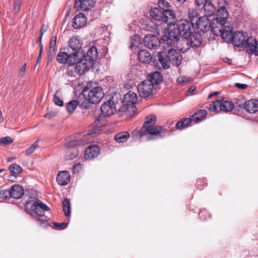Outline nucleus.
I'll return each mask as SVG.
<instances>
[{"instance_id":"nucleus-1","label":"nucleus","mask_w":258,"mask_h":258,"mask_svg":"<svg viewBox=\"0 0 258 258\" xmlns=\"http://www.w3.org/2000/svg\"><path fill=\"white\" fill-rule=\"evenodd\" d=\"M156 122V118L154 115L148 116L142 128L133 131V136L140 138L145 137L147 141L162 138L164 135L162 134V127L159 125L154 126Z\"/></svg>"},{"instance_id":"nucleus-2","label":"nucleus","mask_w":258,"mask_h":258,"mask_svg":"<svg viewBox=\"0 0 258 258\" xmlns=\"http://www.w3.org/2000/svg\"><path fill=\"white\" fill-rule=\"evenodd\" d=\"M85 99L84 101L79 102V106L84 109H89L91 104H97L104 96L102 89L95 83H88L82 91Z\"/></svg>"},{"instance_id":"nucleus-3","label":"nucleus","mask_w":258,"mask_h":258,"mask_svg":"<svg viewBox=\"0 0 258 258\" xmlns=\"http://www.w3.org/2000/svg\"><path fill=\"white\" fill-rule=\"evenodd\" d=\"M28 213L34 218L43 227L49 225L48 219L44 214V211H48L49 208L45 204L38 200L31 201L26 207Z\"/></svg>"},{"instance_id":"nucleus-4","label":"nucleus","mask_w":258,"mask_h":258,"mask_svg":"<svg viewBox=\"0 0 258 258\" xmlns=\"http://www.w3.org/2000/svg\"><path fill=\"white\" fill-rule=\"evenodd\" d=\"M161 81L160 73L156 72L149 75L146 80L138 85L137 89L140 96L146 98L152 95L154 86Z\"/></svg>"},{"instance_id":"nucleus-5","label":"nucleus","mask_w":258,"mask_h":258,"mask_svg":"<svg viewBox=\"0 0 258 258\" xmlns=\"http://www.w3.org/2000/svg\"><path fill=\"white\" fill-rule=\"evenodd\" d=\"M190 34V27L189 23L186 19H181L178 21L176 27L169 30L168 32L166 31L165 36L163 39L174 43L177 40H178V37L188 36Z\"/></svg>"},{"instance_id":"nucleus-6","label":"nucleus","mask_w":258,"mask_h":258,"mask_svg":"<svg viewBox=\"0 0 258 258\" xmlns=\"http://www.w3.org/2000/svg\"><path fill=\"white\" fill-rule=\"evenodd\" d=\"M99 131L96 127L93 129V131L90 133H87L82 135V138L79 140H74L69 142L66 145L67 151L66 152V157L67 159L71 160L76 158L78 155L79 152L75 148L76 146H83L91 140V135L94 133H98Z\"/></svg>"},{"instance_id":"nucleus-7","label":"nucleus","mask_w":258,"mask_h":258,"mask_svg":"<svg viewBox=\"0 0 258 258\" xmlns=\"http://www.w3.org/2000/svg\"><path fill=\"white\" fill-rule=\"evenodd\" d=\"M165 30H162V35L160 37V40L157 36L148 34L146 35L144 40V44L145 46L150 49H156L159 46L162 47L163 49L167 48L168 47L167 41L163 40V37L165 36Z\"/></svg>"},{"instance_id":"nucleus-8","label":"nucleus","mask_w":258,"mask_h":258,"mask_svg":"<svg viewBox=\"0 0 258 258\" xmlns=\"http://www.w3.org/2000/svg\"><path fill=\"white\" fill-rule=\"evenodd\" d=\"M234 105L231 101L219 99L213 101L210 104L209 109L211 111L218 112L219 110L227 112L232 111Z\"/></svg>"},{"instance_id":"nucleus-9","label":"nucleus","mask_w":258,"mask_h":258,"mask_svg":"<svg viewBox=\"0 0 258 258\" xmlns=\"http://www.w3.org/2000/svg\"><path fill=\"white\" fill-rule=\"evenodd\" d=\"M232 27L231 26H224L219 25L213 26L212 32L216 36H220L222 39L227 42L232 41L233 34Z\"/></svg>"},{"instance_id":"nucleus-10","label":"nucleus","mask_w":258,"mask_h":258,"mask_svg":"<svg viewBox=\"0 0 258 258\" xmlns=\"http://www.w3.org/2000/svg\"><path fill=\"white\" fill-rule=\"evenodd\" d=\"M137 101V94L131 91H128L124 95L122 100L123 105L126 107L125 110L130 111L131 110L134 113L137 110L135 104Z\"/></svg>"},{"instance_id":"nucleus-11","label":"nucleus","mask_w":258,"mask_h":258,"mask_svg":"<svg viewBox=\"0 0 258 258\" xmlns=\"http://www.w3.org/2000/svg\"><path fill=\"white\" fill-rule=\"evenodd\" d=\"M188 36L185 37H178V40L173 43L170 41H167L168 47L173 46V47H177V48L182 52H185L190 48L191 45L190 44L189 40L188 38Z\"/></svg>"},{"instance_id":"nucleus-12","label":"nucleus","mask_w":258,"mask_h":258,"mask_svg":"<svg viewBox=\"0 0 258 258\" xmlns=\"http://www.w3.org/2000/svg\"><path fill=\"white\" fill-rule=\"evenodd\" d=\"M229 14L224 6L220 7L217 10L216 18L213 20V26L224 25L227 21Z\"/></svg>"},{"instance_id":"nucleus-13","label":"nucleus","mask_w":258,"mask_h":258,"mask_svg":"<svg viewBox=\"0 0 258 258\" xmlns=\"http://www.w3.org/2000/svg\"><path fill=\"white\" fill-rule=\"evenodd\" d=\"M150 16L152 18L157 21H162L169 25H174L176 22H172V19H170V17L158 8H155L152 9L150 11Z\"/></svg>"},{"instance_id":"nucleus-14","label":"nucleus","mask_w":258,"mask_h":258,"mask_svg":"<svg viewBox=\"0 0 258 258\" xmlns=\"http://www.w3.org/2000/svg\"><path fill=\"white\" fill-rule=\"evenodd\" d=\"M69 46L71 50V54L75 56L78 60L82 56L81 51V43L77 37H73L70 41Z\"/></svg>"},{"instance_id":"nucleus-15","label":"nucleus","mask_w":258,"mask_h":258,"mask_svg":"<svg viewBox=\"0 0 258 258\" xmlns=\"http://www.w3.org/2000/svg\"><path fill=\"white\" fill-rule=\"evenodd\" d=\"M69 53L65 52H59L57 55V60L60 63H68L71 69L77 60L75 56L71 54L70 50L69 49Z\"/></svg>"},{"instance_id":"nucleus-16","label":"nucleus","mask_w":258,"mask_h":258,"mask_svg":"<svg viewBox=\"0 0 258 258\" xmlns=\"http://www.w3.org/2000/svg\"><path fill=\"white\" fill-rule=\"evenodd\" d=\"M164 49L167 50V57L170 63L175 66H178L181 63L182 56L180 53L176 51L173 46L167 48L166 47V49Z\"/></svg>"},{"instance_id":"nucleus-17","label":"nucleus","mask_w":258,"mask_h":258,"mask_svg":"<svg viewBox=\"0 0 258 258\" xmlns=\"http://www.w3.org/2000/svg\"><path fill=\"white\" fill-rule=\"evenodd\" d=\"M76 65L74 67L75 72L80 75H83L88 71L89 68L93 65V63L84 58L79 59L75 62Z\"/></svg>"},{"instance_id":"nucleus-18","label":"nucleus","mask_w":258,"mask_h":258,"mask_svg":"<svg viewBox=\"0 0 258 258\" xmlns=\"http://www.w3.org/2000/svg\"><path fill=\"white\" fill-rule=\"evenodd\" d=\"M213 21L210 23L206 16L201 17L197 24L193 27L202 32L205 33L209 30L212 31Z\"/></svg>"},{"instance_id":"nucleus-19","label":"nucleus","mask_w":258,"mask_h":258,"mask_svg":"<svg viewBox=\"0 0 258 258\" xmlns=\"http://www.w3.org/2000/svg\"><path fill=\"white\" fill-rule=\"evenodd\" d=\"M100 110L104 116H110L116 111L115 105L112 100L105 102L101 106Z\"/></svg>"},{"instance_id":"nucleus-20","label":"nucleus","mask_w":258,"mask_h":258,"mask_svg":"<svg viewBox=\"0 0 258 258\" xmlns=\"http://www.w3.org/2000/svg\"><path fill=\"white\" fill-rule=\"evenodd\" d=\"M158 3L159 7L163 10L164 14L169 16L170 19H172V22H176V17L169 3L166 0H159Z\"/></svg>"},{"instance_id":"nucleus-21","label":"nucleus","mask_w":258,"mask_h":258,"mask_svg":"<svg viewBox=\"0 0 258 258\" xmlns=\"http://www.w3.org/2000/svg\"><path fill=\"white\" fill-rule=\"evenodd\" d=\"M240 109L244 108L249 113H254L258 111V100L250 99L244 102V104H238Z\"/></svg>"},{"instance_id":"nucleus-22","label":"nucleus","mask_w":258,"mask_h":258,"mask_svg":"<svg viewBox=\"0 0 258 258\" xmlns=\"http://www.w3.org/2000/svg\"><path fill=\"white\" fill-rule=\"evenodd\" d=\"M245 48L248 53H254L258 56V41L254 37L250 36L247 38Z\"/></svg>"},{"instance_id":"nucleus-23","label":"nucleus","mask_w":258,"mask_h":258,"mask_svg":"<svg viewBox=\"0 0 258 258\" xmlns=\"http://www.w3.org/2000/svg\"><path fill=\"white\" fill-rule=\"evenodd\" d=\"M246 36L243 32L240 31L235 32L233 34L232 43L237 47H243L245 43Z\"/></svg>"},{"instance_id":"nucleus-24","label":"nucleus","mask_w":258,"mask_h":258,"mask_svg":"<svg viewBox=\"0 0 258 258\" xmlns=\"http://www.w3.org/2000/svg\"><path fill=\"white\" fill-rule=\"evenodd\" d=\"M87 18L82 13L77 14L73 19L72 26L75 29H78L84 27L87 24Z\"/></svg>"},{"instance_id":"nucleus-25","label":"nucleus","mask_w":258,"mask_h":258,"mask_svg":"<svg viewBox=\"0 0 258 258\" xmlns=\"http://www.w3.org/2000/svg\"><path fill=\"white\" fill-rule=\"evenodd\" d=\"M94 0H75V7L82 11L88 10L93 7Z\"/></svg>"},{"instance_id":"nucleus-26","label":"nucleus","mask_w":258,"mask_h":258,"mask_svg":"<svg viewBox=\"0 0 258 258\" xmlns=\"http://www.w3.org/2000/svg\"><path fill=\"white\" fill-rule=\"evenodd\" d=\"M190 44L191 47H199L202 43V37L199 32H193L188 35Z\"/></svg>"},{"instance_id":"nucleus-27","label":"nucleus","mask_w":258,"mask_h":258,"mask_svg":"<svg viewBox=\"0 0 258 258\" xmlns=\"http://www.w3.org/2000/svg\"><path fill=\"white\" fill-rule=\"evenodd\" d=\"M58 184L61 185H66L70 181V174L67 171H62L58 173L56 177Z\"/></svg>"},{"instance_id":"nucleus-28","label":"nucleus","mask_w":258,"mask_h":258,"mask_svg":"<svg viewBox=\"0 0 258 258\" xmlns=\"http://www.w3.org/2000/svg\"><path fill=\"white\" fill-rule=\"evenodd\" d=\"M10 197L14 199L21 198L24 195V189L19 185H14L9 189Z\"/></svg>"},{"instance_id":"nucleus-29","label":"nucleus","mask_w":258,"mask_h":258,"mask_svg":"<svg viewBox=\"0 0 258 258\" xmlns=\"http://www.w3.org/2000/svg\"><path fill=\"white\" fill-rule=\"evenodd\" d=\"M99 152V148L97 146H90L85 150L84 156L86 159H92L96 157Z\"/></svg>"},{"instance_id":"nucleus-30","label":"nucleus","mask_w":258,"mask_h":258,"mask_svg":"<svg viewBox=\"0 0 258 258\" xmlns=\"http://www.w3.org/2000/svg\"><path fill=\"white\" fill-rule=\"evenodd\" d=\"M139 60L144 63H149L152 59L151 53L145 49L140 50L138 52Z\"/></svg>"},{"instance_id":"nucleus-31","label":"nucleus","mask_w":258,"mask_h":258,"mask_svg":"<svg viewBox=\"0 0 258 258\" xmlns=\"http://www.w3.org/2000/svg\"><path fill=\"white\" fill-rule=\"evenodd\" d=\"M158 61L164 69H168L170 67V61L167 57V54L164 52L158 53Z\"/></svg>"},{"instance_id":"nucleus-32","label":"nucleus","mask_w":258,"mask_h":258,"mask_svg":"<svg viewBox=\"0 0 258 258\" xmlns=\"http://www.w3.org/2000/svg\"><path fill=\"white\" fill-rule=\"evenodd\" d=\"M188 15L190 23L194 27L201 19V17L199 16L197 11L193 9H188Z\"/></svg>"},{"instance_id":"nucleus-33","label":"nucleus","mask_w":258,"mask_h":258,"mask_svg":"<svg viewBox=\"0 0 258 258\" xmlns=\"http://www.w3.org/2000/svg\"><path fill=\"white\" fill-rule=\"evenodd\" d=\"M97 55V48L95 46H92L88 50L84 58L87 60H89L90 62L93 63V61L96 59Z\"/></svg>"},{"instance_id":"nucleus-34","label":"nucleus","mask_w":258,"mask_h":258,"mask_svg":"<svg viewBox=\"0 0 258 258\" xmlns=\"http://www.w3.org/2000/svg\"><path fill=\"white\" fill-rule=\"evenodd\" d=\"M207 112L205 110H199L190 117L191 121L198 123L206 118Z\"/></svg>"},{"instance_id":"nucleus-35","label":"nucleus","mask_w":258,"mask_h":258,"mask_svg":"<svg viewBox=\"0 0 258 258\" xmlns=\"http://www.w3.org/2000/svg\"><path fill=\"white\" fill-rule=\"evenodd\" d=\"M206 13V16L207 17L212 16L215 11V8L212 4L210 2H206V4L201 8Z\"/></svg>"},{"instance_id":"nucleus-36","label":"nucleus","mask_w":258,"mask_h":258,"mask_svg":"<svg viewBox=\"0 0 258 258\" xmlns=\"http://www.w3.org/2000/svg\"><path fill=\"white\" fill-rule=\"evenodd\" d=\"M130 137V134L127 132H120L114 136L115 140L118 143H124Z\"/></svg>"},{"instance_id":"nucleus-37","label":"nucleus","mask_w":258,"mask_h":258,"mask_svg":"<svg viewBox=\"0 0 258 258\" xmlns=\"http://www.w3.org/2000/svg\"><path fill=\"white\" fill-rule=\"evenodd\" d=\"M191 121L190 118H183L177 122L176 127L177 129L182 130L188 127Z\"/></svg>"},{"instance_id":"nucleus-38","label":"nucleus","mask_w":258,"mask_h":258,"mask_svg":"<svg viewBox=\"0 0 258 258\" xmlns=\"http://www.w3.org/2000/svg\"><path fill=\"white\" fill-rule=\"evenodd\" d=\"M63 211L64 215L67 217H69L71 215V206L70 202L68 199H65L62 202Z\"/></svg>"},{"instance_id":"nucleus-39","label":"nucleus","mask_w":258,"mask_h":258,"mask_svg":"<svg viewBox=\"0 0 258 258\" xmlns=\"http://www.w3.org/2000/svg\"><path fill=\"white\" fill-rule=\"evenodd\" d=\"M79 102H81L80 101H79L78 102L77 100H72L69 102L67 105V111L70 113H72L76 108L77 105L79 104Z\"/></svg>"},{"instance_id":"nucleus-40","label":"nucleus","mask_w":258,"mask_h":258,"mask_svg":"<svg viewBox=\"0 0 258 258\" xmlns=\"http://www.w3.org/2000/svg\"><path fill=\"white\" fill-rule=\"evenodd\" d=\"M9 170L12 174L16 175L22 171V169L20 165L16 164H12L10 166Z\"/></svg>"},{"instance_id":"nucleus-41","label":"nucleus","mask_w":258,"mask_h":258,"mask_svg":"<svg viewBox=\"0 0 258 258\" xmlns=\"http://www.w3.org/2000/svg\"><path fill=\"white\" fill-rule=\"evenodd\" d=\"M38 142L35 141L26 150L25 154L26 155H30L32 154L38 147Z\"/></svg>"},{"instance_id":"nucleus-42","label":"nucleus","mask_w":258,"mask_h":258,"mask_svg":"<svg viewBox=\"0 0 258 258\" xmlns=\"http://www.w3.org/2000/svg\"><path fill=\"white\" fill-rule=\"evenodd\" d=\"M13 139L10 137H6L0 139V145H8L13 143Z\"/></svg>"},{"instance_id":"nucleus-43","label":"nucleus","mask_w":258,"mask_h":258,"mask_svg":"<svg viewBox=\"0 0 258 258\" xmlns=\"http://www.w3.org/2000/svg\"><path fill=\"white\" fill-rule=\"evenodd\" d=\"M59 93L58 91H56L55 93V95L53 97V102L54 103L59 106H61L63 105V101L60 99V98L57 95V94Z\"/></svg>"},{"instance_id":"nucleus-44","label":"nucleus","mask_w":258,"mask_h":258,"mask_svg":"<svg viewBox=\"0 0 258 258\" xmlns=\"http://www.w3.org/2000/svg\"><path fill=\"white\" fill-rule=\"evenodd\" d=\"M68 226L67 223H53V228H56L57 229H63L66 228Z\"/></svg>"},{"instance_id":"nucleus-45","label":"nucleus","mask_w":258,"mask_h":258,"mask_svg":"<svg viewBox=\"0 0 258 258\" xmlns=\"http://www.w3.org/2000/svg\"><path fill=\"white\" fill-rule=\"evenodd\" d=\"M10 197L9 190L3 189L0 190V198L7 199Z\"/></svg>"},{"instance_id":"nucleus-46","label":"nucleus","mask_w":258,"mask_h":258,"mask_svg":"<svg viewBox=\"0 0 258 258\" xmlns=\"http://www.w3.org/2000/svg\"><path fill=\"white\" fill-rule=\"evenodd\" d=\"M21 2L20 0H15L14 11L15 13H18L20 10Z\"/></svg>"},{"instance_id":"nucleus-47","label":"nucleus","mask_w":258,"mask_h":258,"mask_svg":"<svg viewBox=\"0 0 258 258\" xmlns=\"http://www.w3.org/2000/svg\"><path fill=\"white\" fill-rule=\"evenodd\" d=\"M82 168V165L80 163L75 164L73 168V172L74 173H78Z\"/></svg>"},{"instance_id":"nucleus-48","label":"nucleus","mask_w":258,"mask_h":258,"mask_svg":"<svg viewBox=\"0 0 258 258\" xmlns=\"http://www.w3.org/2000/svg\"><path fill=\"white\" fill-rule=\"evenodd\" d=\"M56 43V37L53 36L51 38L49 43V48H54Z\"/></svg>"},{"instance_id":"nucleus-49","label":"nucleus","mask_w":258,"mask_h":258,"mask_svg":"<svg viewBox=\"0 0 258 258\" xmlns=\"http://www.w3.org/2000/svg\"><path fill=\"white\" fill-rule=\"evenodd\" d=\"M207 2V0H196V3L200 9H201Z\"/></svg>"},{"instance_id":"nucleus-50","label":"nucleus","mask_w":258,"mask_h":258,"mask_svg":"<svg viewBox=\"0 0 258 258\" xmlns=\"http://www.w3.org/2000/svg\"><path fill=\"white\" fill-rule=\"evenodd\" d=\"M187 81V78L185 76H180L177 79V82L179 84H181Z\"/></svg>"},{"instance_id":"nucleus-51","label":"nucleus","mask_w":258,"mask_h":258,"mask_svg":"<svg viewBox=\"0 0 258 258\" xmlns=\"http://www.w3.org/2000/svg\"><path fill=\"white\" fill-rule=\"evenodd\" d=\"M26 63H24L22 67L21 68V69H20V70L19 71V75L20 76H23L24 74H25V72L26 71Z\"/></svg>"},{"instance_id":"nucleus-52","label":"nucleus","mask_w":258,"mask_h":258,"mask_svg":"<svg viewBox=\"0 0 258 258\" xmlns=\"http://www.w3.org/2000/svg\"><path fill=\"white\" fill-rule=\"evenodd\" d=\"M235 86L240 89H245L247 88V85L244 84L236 83Z\"/></svg>"},{"instance_id":"nucleus-53","label":"nucleus","mask_w":258,"mask_h":258,"mask_svg":"<svg viewBox=\"0 0 258 258\" xmlns=\"http://www.w3.org/2000/svg\"><path fill=\"white\" fill-rule=\"evenodd\" d=\"M40 39H39V41H40V43L41 44V37L43 35V32L42 31V29H41V31H40ZM43 50V48L40 45V50H39V54H41L42 53V51Z\"/></svg>"},{"instance_id":"nucleus-54","label":"nucleus","mask_w":258,"mask_h":258,"mask_svg":"<svg viewBox=\"0 0 258 258\" xmlns=\"http://www.w3.org/2000/svg\"><path fill=\"white\" fill-rule=\"evenodd\" d=\"M219 94V92H214L213 93H211V94H210L209 95L208 98L210 99V98H212L213 96H216V95H218Z\"/></svg>"},{"instance_id":"nucleus-55","label":"nucleus","mask_w":258,"mask_h":258,"mask_svg":"<svg viewBox=\"0 0 258 258\" xmlns=\"http://www.w3.org/2000/svg\"><path fill=\"white\" fill-rule=\"evenodd\" d=\"M54 51H55V48H49V55L50 56H52L53 55V54L54 53Z\"/></svg>"},{"instance_id":"nucleus-56","label":"nucleus","mask_w":258,"mask_h":258,"mask_svg":"<svg viewBox=\"0 0 258 258\" xmlns=\"http://www.w3.org/2000/svg\"><path fill=\"white\" fill-rule=\"evenodd\" d=\"M3 120V115L2 112L0 111V122H2Z\"/></svg>"},{"instance_id":"nucleus-57","label":"nucleus","mask_w":258,"mask_h":258,"mask_svg":"<svg viewBox=\"0 0 258 258\" xmlns=\"http://www.w3.org/2000/svg\"><path fill=\"white\" fill-rule=\"evenodd\" d=\"M41 59V54H39L37 58V63H38Z\"/></svg>"},{"instance_id":"nucleus-58","label":"nucleus","mask_w":258,"mask_h":258,"mask_svg":"<svg viewBox=\"0 0 258 258\" xmlns=\"http://www.w3.org/2000/svg\"><path fill=\"white\" fill-rule=\"evenodd\" d=\"M99 119H97L95 120V121L94 122V124H95V126H97L98 125V123L99 122Z\"/></svg>"},{"instance_id":"nucleus-59","label":"nucleus","mask_w":258,"mask_h":258,"mask_svg":"<svg viewBox=\"0 0 258 258\" xmlns=\"http://www.w3.org/2000/svg\"><path fill=\"white\" fill-rule=\"evenodd\" d=\"M186 0H177V2L182 4Z\"/></svg>"},{"instance_id":"nucleus-60","label":"nucleus","mask_w":258,"mask_h":258,"mask_svg":"<svg viewBox=\"0 0 258 258\" xmlns=\"http://www.w3.org/2000/svg\"><path fill=\"white\" fill-rule=\"evenodd\" d=\"M194 91V89H192V88H190L188 89V92H192Z\"/></svg>"},{"instance_id":"nucleus-61","label":"nucleus","mask_w":258,"mask_h":258,"mask_svg":"<svg viewBox=\"0 0 258 258\" xmlns=\"http://www.w3.org/2000/svg\"><path fill=\"white\" fill-rule=\"evenodd\" d=\"M135 46V44H134L133 43H132V44H131V45H130V48H131V49H132V48H133V47H134Z\"/></svg>"},{"instance_id":"nucleus-62","label":"nucleus","mask_w":258,"mask_h":258,"mask_svg":"<svg viewBox=\"0 0 258 258\" xmlns=\"http://www.w3.org/2000/svg\"><path fill=\"white\" fill-rule=\"evenodd\" d=\"M13 158H10L8 160V161L10 162L13 161Z\"/></svg>"},{"instance_id":"nucleus-63","label":"nucleus","mask_w":258,"mask_h":258,"mask_svg":"<svg viewBox=\"0 0 258 258\" xmlns=\"http://www.w3.org/2000/svg\"><path fill=\"white\" fill-rule=\"evenodd\" d=\"M45 117H49V114H46L45 115Z\"/></svg>"}]
</instances>
